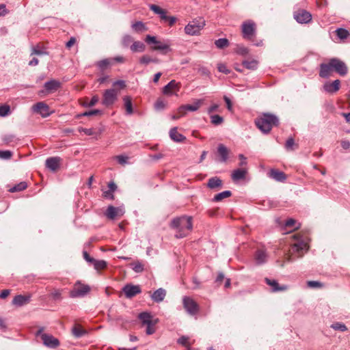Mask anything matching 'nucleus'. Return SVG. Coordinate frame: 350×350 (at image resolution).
<instances>
[{"instance_id":"864d4df0","label":"nucleus","mask_w":350,"mask_h":350,"mask_svg":"<svg viewBox=\"0 0 350 350\" xmlns=\"http://www.w3.org/2000/svg\"><path fill=\"white\" fill-rule=\"evenodd\" d=\"M102 113H103V112L101 110L93 109V110H90L88 111H85L83 113H81L78 116V117L96 116V115H101Z\"/></svg>"},{"instance_id":"9b49d317","label":"nucleus","mask_w":350,"mask_h":350,"mask_svg":"<svg viewBox=\"0 0 350 350\" xmlns=\"http://www.w3.org/2000/svg\"><path fill=\"white\" fill-rule=\"evenodd\" d=\"M330 65L334 68V72L340 76H345L348 72V68L346 64L340 59H330Z\"/></svg>"},{"instance_id":"5701e85b","label":"nucleus","mask_w":350,"mask_h":350,"mask_svg":"<svg viewBox=\"0 0 350 350\" xmlns=\"http://www.w3.org/2000/svg\"><path fill=\"white\" fill-rule=\"evenodd\" d=\"M230 150L223 144H219L217 146V154L220 157V162H226L228 159Z\"/></svg>"},{"instance_id":"052dcab7","label":"nucleus","mask_w":350,"mask_h":350,"mask_svg":"<svg viewBox=\"0 0 350 350\" xmlns=\"http://www.w3.org/2000/svg\"><path fill=\"white\" fill-rule=\"evenodd\" d=\"M188 340L189 338L187 336H183L178 339L177 342L184 347H189Z\"/></svg>"},{"instance_id":"4c0bfd02","label":"nucleus","mask_w":350,"mask_h":350,"mask_svg":"<svg viewBox=\"0 0 350 350\" xmlns=\"http://www.w3.org/2000/svg\"><path fill=\"white\" fill-rule=\"evenodd\" d=\"M242 64L245 68H246L249 70H254L257 69V68H258V62L255 59H252L250 61L245 60L242 62Z\"/></svg>"},{"instance_id":"a878e982","label":"nucleus","mask_w":350,"mask_h":350,"mask_svg":"<svg viewBox=\"0 0 350 350\" xmlns=\"http://www.w3.org/2000/svg\"><path fill=\"white\" fill-rule=\"evenodd\" d=\"M166 296V291L163 288H159L152 293L151 299L157 303L163 301Z\"/></svg>"},{"instance_id":"f704fd0d","label":"nucleus","mask_w":350,"mask_h":350,"mask_svg":"<svg viewBox=\"0 0 350 350\" xmlns=\"http://www.w3.org/2000/svg\"><path fill=\"white\" fill-rule=\"evenodd\" d=\"M130 49L132 52H144L146 49L145 44L141 41H135L130 46Z\"/></svg>"},{"instance_id":"49530a36","label":"nucleus","mask_w":350,"mask_h":350,"mask_svg":"<svg viewBox=\"0 0 350 350\" xmlns=\"http://www.w3.org/2000/svg\"><path fill=\"white\" fill-rule=\"evenodd\" d=\"M234 51L235 53L241 55H246L249 53L248 49L242 44L237 45Z\"/></svg>"},{"instance_id":"4d7b16f0","label":"nucleus","mask_w":350,"mask_h":350,"mask_svg":"<svg viewBox=\"0 0 350 350\" xmlns=\"http://www.w3.org/2000/svg\"><path fill=\"white\" fill-rule=\"evenodd\" d=\"M10 112V107L8 105H4L0 106V116L5 117L7 116Z\"/></svg>"},{"instance_id":"13d9d810","label":"nucleus","mask_w":350,"mask_h":350,"mask_svg":"<svg viewBox=\"0 0 350 350\" xmlns=\"http://www.w3.org/2000/svg\"><path fill=\"white\" fill-rule=\"evenodd\" d=\"M157 320L154 321L153 322L146 324V332L148 335H151L154 333L155 329L154 328V325L157 323Z\"/></svg>"},{"instance_id":"1a4fd4ad","label":"nucleus","mask_w":350,"mask_h":350,"mask_svg":"<svg viewBox=\"0 0 350 350\" xmlns=\"http://www.w3.org/2000/svg\"><path fill=\"white\" fill-rule=\"evenodd\" d=\"M243 37L250 40L256 33V24L254 21L248 20L243 23L241 26Z\"/></svg>"},{"instance_id":"09e8293b","label":"nucleus","mask_w":350,"mask_h":350,"mask_svg":"<svg viewBox=\"0 0 350 350\" xmlns=\"http://www.w3.org/2000/svg\"><path fill=\"white\" fill-rule=\"evenodd\" d=\"M330 327L334 330H338L341 332H345L347 330V326L340 322H335L332 323Z\"/></svg>"},{"instance_id":"cd10ccee","label":"nucleus","mask_w":350,"mask_h":350,"mask_svg":"<svg viewBox=\"0 0 350 350\" xmlns=\"http://www.w3.org/2000/svg\"><path fill=\"white\" fill-rule=\"evenodd\" d=\"M139 62L142 65L147 66L150 63L159 64V63H160V59H158L157 57H153L150 56V55L146 54V55H142L139 58Z\"/></svg>"},{"instance_id":"5fc2aeb1","label":"nucleus","mask_w":350,"mask_h":350,"mask_svg":"<svg viewBox=\"0 0 350 350\" xmlns=\"http://www.w3.org/2000/svg\"><path fill=\"white\" fill-rule=\"evenodd\" d=\"M336 35L340 39H346L349 36V33L345 29L339 28L336 30Z\"/></svg>"},{"instance_id":"393cba45","label":"nucleus","mask_w":350,"mask_h":350,"mask_svg":"<svg viewBox=\"0 0 350 350\" xmlns=\"http://www.w3.org/2000/svg\"><path fill=\"white\" fill-rule=\"evenodd\" d=\"M30 295H18L12 300V304L16 306H23L30 301Z\"/></svg>"},{"instance_id":"37998d69","label":"nucleus","mask_w":350,"mask_h":350,"mask_svg":"<svg viewBox=\"0 0 350 350\" xmlns=\"http://www.w3.org/2000/svg\"><path fill=\"white\" fill-rule=\"evenodd\" d=\"M215 44L218 49H224L228 46L229 41L226 38H219L215 40Z\"/></svg>"},{"instance_id":"69168bd1","label":"nucleus","mask_w":350,"mask_h":350,"mask_svg":"<svg viewBox=\"0 0 350 350\" xmlns=\"http://www.w3.org/2000/svg\"><path fill=\"white\" fill-rule=\"evenodd\" d=\"M165 107V104L162 100H157L154 104V108L157 110H163Z\"/></svg>"},{"instance_id":"c03bdc74","label":"nucleus","mask_w":350,"mask_h":350,"mask_svg":"<svg viewBox=\"0 0 350 350\" xmlns=\"http://www.w3.org/2000/svg\"><path fill=\"white\" fill-rule=\"evenodd\" d=\"M48 54L49 53L44 48L38 45L32 48V52L31 55H42Z\"/></svg>"},{"instance_id":"e2e57ef3","label":"nucleus","mask_w":350,"mask_h":350,"mask_svg":"<svg viewBox=\"0 0 350 350\" xmlns=\"http://www.w3.org/2000/svg\"><path fill=\"white\" fill-rule=\"evenodd\" d=\"M116 159L120 164L124 165L127 163L129 158L124 155H118L116 157Z\"/></svg>"},{"instance_id":"7ed1b4c3","label":"nucleus","mask_w":350,"mask_h":350,"mask_svg":"<svg viewBox=\"0 0 350 350\" xmlns=\"http://www.w3.org/2000/svg\"><path fill=\"white\" fill-rule=\"evenodd\" d=\"M255 124L262 133L268 134L273 126L279 124V119L274 114L264 113L255 120Z\"/></svg>"},{"instance_id":"f03ea898","label":"nucleus","mask_w":350,"mask_h":350,"mask_svg":"<svg viewBox=\"0 0 350 350\" xmlns=\"http://www.w3.org/2000/svg\"><path fill=\"white\" fill-rule=\"evenodd\" d=\"M292 238L294 242L291 243L288 256L286 257L287 261L288 262L293 261L295 259L301 257L304 251L308 250V243L306 238H304L299 234L293 235Z\"/></svg>"},{"instance_id":"412c9836","label":"nucleus","mask_w":350,"mask_h":350,"mask_svg":"<svg viewBox=\"0 0 350 350\" xmlns=\"http://www.w3.org/2000/svg\"><path fill=\"white\" fill-rule=\"evenodd\" d=\"M174 90L178 92L179 90V86L174 80H172L163 87V93L165 95L170 96L175 94L174 92Z\"/></svg>"},{"instance_id":"79ce46f5","label":"nucleus","mask_w":350,"mask_h":350,"mask_svg":"<svg viewBox=\"0 0 350 350\" xmlns=\"http://www.w3.org/2000/svg\"><path fill=\"white\" fill-rule=\"evenodd\" d=\"M93 265L95 269L102 270L107 267V263L104 260H96L93 262Z\"/></svg>"},{"instance_id":"680f3d73","label":"nucleus","mask_w":350,"mask_h":350,"mask_svg":"<svg viewBox=\"0 0 350 350\" xmlns=\"http://www.w3.org/2000/svg\"><path fill=\"white\" fill-rule=\"evenodd\" d=\"M51 296L55 300H60L62 299V291L58 289L54 290L51 292Z\"/></svg>"},{"instance_id":"9d476101","label":"nucleus","mask_w":350,"mask_h":350,"mask_svg":"<svg viewBox=\"0 0 350 350\" xmlns=\"http://www.w3.org/2000/svg\"><path fill=\"white\" fill-rule=\"evenodd\" d=\"M294 19L300 24H307L312 21V14L304 9H298L293 12Z\"/></svg>"},{"instance_id":"a18cd8bd","label":"nucleus","mask_w":350,"mask_h":350,"mask_svg":"<svg viewBox=\"0 0 350 350\" xmlns=\"http://www.w3.org/2000/svg\"><path fill=\"white\" fill-rule=\"evenodd\" d=\"M111 64L109 59H104L96 62V65L101 70H105Z\"/></svg>"},{"instance_id":"aec40b11","label":"nucleus","mask_w":350,"mask_h":350,"mask_svg":"<svg viewBox=\"0 0 350 350\" xmlns=\"http://www.w3.org/2000/svg\"><path fill=\"white\" fill-rule=\"evenodd\" d=\"M203 103V100H197L192 105H182L178 108V112L182 113L184 112L185 113L186 111H197L201 106Z\"/></svg>"},{"instance_id":"ea45409f","label":"nucleus","mask_w":350,"mask_h":350,"mask_svg":"<svg viewBox=\"0 0 350 350\" xmlns=\"http://www.w3.org/2000/svg\"><path fill=\"white\" fill-rule=\"evenodd\" d=\"M132 29L137 32H143L146 31V27L142 21H137L132 25Z\"/></svg>"},{"instance_id":"2f4dec72","label":"nucleus","mask_w":350,"mask_h":350,"mask_svg":"<svg viewBox=\"0 0 350 350\" xmlns=\"http://www.w3.org/2000/svg\"><path fill=\"white\" fill-rule=\"evenodd\" d=\"M254 259L257 265H262L265 263L267 259V255L265 251L262 250H257L254 255Z\"/></svg>"},{"instance_id":"0e129e2a","label":"nucleus","mask_w":350,"mask_h":350,"mask_svg":"<svg viewBox=\"0 0 350 350\" xmlns=\"http://www.w3.org/2000/svg\"><path fill=\"white\" fill-rule=\"evenodd\" d=\"M79 132L80 133H84L87 135H92L94 134V131L93 129H86V128H79Z\"/></svg>"},{"instance_id":"7c9ffc66","label":"nucleus","mask_w":350,"mask_h":350,"mask_svg":"<svg viewBox=\"0 0 350 350\" xmlns=\"http://www.w3.org/2000/svg\"><path fill=\"white\" fill-rule=\"evenodd\" d=\"M170 137L174 142H182L186 139V137L183 135L179 133L177 131L176 127H174L170 129Z\"/></svg>"},{"instance_id":"0eeeda50","label":"nucleus","mask_w":350,"mask_h":350,"mask_svg":"<svg viewBox=\"0 0 350 350\" xmlns=\"http://www.w3.org/2000/svg\"><path fill=\"white\" fill-rule=\"evenodd\" d=\"M90 291V287L88 284H82L77 281L70 291V297L72 298L83 297Z\"/></svg>"},{"instance_id":"6ab92c4d","label":"nucleus","mask_w":350,"mask_h":350,"mask_svg":"<svg viewBox=\"0 0 350 350\" xmlns=\"http://www.w3.org/2000/svg\"><path fill=\"white\" fill-rule=\"evenodd\" d=\"M340 85V81L338 79H336L332 82H326L323 85V90L325 92L333 94L339 90Z\"/></svg>"},{"instance_id":"774afa93","label":"nucleus","mask_w":350,"mask_h":350,"mask_svg":"<svg viewBox=\"0 0 350 350\" xmlns=\"http://www.w3.org/2000/svg\"><path fill=\"white\" fill-rule=\"evenodd\" d=\"M217 69H218V70L220 72L225 73V74H229L230 73V70L223 64H218Z\"/></svg>"},{"instance_id":"39448f33","label":"nucleus","mask_w":350,"mask_h":350,"mask_svg":"<svg viewBox=\"0 0 350 350\" xmlns=\"http://www.w3.org/2000/svg\"><path fill=\"white\" fill-rule=\"evenodd\" d=\"M206 22L203 18L193 19L185 27V32L189 36H198L204 27Z\"/></svg>"},{"instance_id":"338daca9","label":"nucleus","mask_w":350,"mask_h":350,"mask_svg":"<svg viewBox=\"0 0 350 350\" xmlns=\"http://www.w3.org/2000/svg\"><path fill=\"white\" fill-rule=\"evenodd\" d=\"M12 157V152L9 150L0 151V158L9 159Z\"/></svg>"},{"instance_id":"6e6d98bb","label":"nucleus","mask_w":350,"mask_h":350,"mask_svg":"<svg viewBox=\"0 0 350 350\" xmlns=\"http://www.w3.org/2000/svg\"><path fill=\"white\" fill-rule=\"evenodd\" d=\"M99 100V98L97 95H94L92 96L91 100L89 103H84L82 104L83 107H91L94 106Z\"/></svg>"},{"instance_id":"423d86ee","label":"nucleus","mask_w":350,"mask_h":350,"mask_svg":"<svg viewBox=\"0 0 350 350\" xmlns=\"http://www.w3.org/2000/svg\"><path fill=\"white\" fill-rule=\"evenodd\" d=\"M44 330V327H40L36 332V336L41 337L43 344L46 347L51 349L57 347L59 345V340L51 334L43 333Z\"/></svg>"},{"instance_id":"c85d7f7f","label":"nucleus","mask_w":350,"mask_h":350,"mask_svg":"<svg viewBox=\"0 0 350 350\" xmlns=\"http://www.w3.org/2000/svg\"><path fill=\"white\" fill-rule=\"evenodd\" d=\"M120 211L121 210L118 208L114 207L113 206H109L105 212V215L110 219H114L117 216L122 215Z\"/></svg>"},{"instance_id":"6e6552de","label":"nucleus","mask_w":350,"mask_h":350,"mask_svg":"<svg viewBox=\"0 0 350 350\" xmlns=\"http://www.w3.org/2000/svg\"><path fill=\"white\" fill-rule=\"evenodd\" d=\"M119 90L116 88L107 89L103 94L102 104L106 107L113 105L118 100Z\"/></svg>"},{"instance_id":"a19ab883","label":"nucleus","mask_w":350,"mask_h":350,"mask_svg":"<svg viewBox=\"0 0 350 350\" xmlns=\"http://www.w3.org/2000/svg\"><path fill=\"white\" fill-rule=\"evenodd\" d=\"M133 270L136 273H142L144 270V265L140 261H135L131 264Z\"/></svg>"},{"instance_id":"a211bd4d","label":"nucleus","mask_w":350,"mask_h":350,"mask_svg":"<svg viewBox=\"0 0 350 350\" xmlns=\"http://www.w3.org/2000/svg\"><path fill=\"white\" fill-rule=\"evenodd\" d=\"M247 174V168H238L232 172L231 178L234 182H238L244 180Z\"/></svg>"},{"instance_id":"f8f14e48","label":"nucleus","mask_w":350,"mask_h":350,"mask_svg":"<svg viewBox=\"0 0 350 350\" xmlns=\"http://www.w3.org/2000/svg\"><path fill=\"white\" fill-rule=\"evenodd\" d=\"M183 302L185 309L189 314L194 315L198 313L199 306L193 299L189 297H184Z\"/></svg>"},{"instance_id":"8fccbe9b","label":"nucleus","mask_w":350,"mask_h":350,"mask_svg":"<svg viewBox=\"0 0 350 350\" xmlns=\"http://www.w3.org/2000/svg\"><path fill=\"white\" fill-rule=\"evenodd\" d=\"M133 42V38L131 36L126 34L122 38V44L124 47L126 48Z\"/></svg>"},{"instance_id":"473e14b6","label":"nucleus","mask_w":350,"mask_h":350,"mask_svg":"<svg viewBox=\"0 0 350 350\" xmlns=\"http://www.w3.org/2000/svg\"><path fill=\"white\" fill-rule=\"evenodd\" d=\"M71 332L75 338H81L88 334L87 331L83 329L79 324H75L71 329Z\"/></svg>"},{"instance_id":"c9c22d12","label":"nucleus","mask_w":350,"mask_h":350,"mask_svg":"<svg viewBox=\"0 0 350 350\" xmlns=\"http://www.w3.org/2000/svg\"><path fill=\"white\" fill-rule=\"evenodd\" d=\"M138 317L143 325H146L154 321L151 314L147 312H141Z\"/></svg>"},{"instance_id":"ddd939ff","label":"nucleus","mask_w":350,"mask_h":350,"mask_svg":"<svg viewBox=\"0 0 350 350\" xmlns=\"http://www.w3.org/2000/svg\"><path fill=\"white\" fill-rule=\"evenodd\" d=\"M122 292L126 298L131 299L142 293V288L139 285L127 284L122 288Z\"/></svg>"},{"instance_id":"20e7f679","label":"nucleus","mask_w":350,"mask_h":350,"mask_svg":"<svg viewBox=\"0 0 350 350\" xmlns=\"http://www.w3.org/2000/svg\"><path fill=\"white\" fill-rule=\"evenodd\" d=\"M145 41L148 44H154V46H152V50L159 51L163 55H166L167 53L172 51L171 42L169 40H163L161 41L157 40L155 36L147 35Z\"/></svg>"},{"instance_id":"bb28decb","label":"nucleus","mask_w":350,"mask_h":350,"mask_svg":"<svg viewBox=\"0 0 350 350\" xmlns=\"http://www.w3.org/2000/svg\"><path fill=\"white\" fill-rule=\"evenodd\" d=\"M223 182L217 176H214L208 179L207 187L211 189H219L222 187Z\"/></svg>"},{"instance_id":"4be33fe9","label":"nucleus","mask_w":350,"mask_h":350,"mask_svg":"<svg viewBox=\"0 0 350 350\" xmlns=\"http://www.w3.org/2000/svg\"><path fill=\"white\" fill-rule=\"evenodd\" d=\"M266 284L272 288L273 292L284 291H286L288 287L286 285L280 286L278 282L275 280H271L267 278L265 279Z\"/></svg>"},{"instance_id":"72a5a7b5","label":"nucleus","mask_w":350,"mask_h":350,"mask_svg":"<svg viewBox=\"0 0 350 350\" xmlns=\"http://www.w3.org/2000/svg\"><path fill=\"white\" fill-rule=\"evenodd\" d=\"M124 105L126 109V115H131L133 113L132 99L129 96L123 97Z\"/></svg>"},{"instance_id":"2eb2a0df","label":"nucleus","mask_w":350,"mask_h":350,"mask_svg":"<svg viewBox=\"0 0 350 350\" xmlns=\"http://www.w3.org/2000/svg\"><path fill=\"white\" fill-rule=\"evenodd\" d=\"M60 85H61V83L59 81L55 80V79H51L49 81H46L44 83V90L40 91V93L48 94V93L55 92L59 89Z\"/></svg>"},{"instance_id":"f3484780","label":"nucleus","mask_w":350,"mask_h":350,"mask_svg":"<svg viewBox=\"0 0 350 350\" xmlns=\"http://www.w3.org/2000/svg\"><path fill=\"white\" fill-rule=\"evenodd\" d=\"M61 158L58 157H49L46 160V167L53 172H55L60 166Z\"/></svg>"},{"instance_id":"de8ad7c7","label":"nucleus","mask_w":350,"mask_h":350,"mask_svg":"<svg viewBox=\"0 0 350 350\" xmlns=\"http://www.w3.org/2000/svg\"><path fill=\"white\" fill-rule=\"evenodd\" d=\"M284 225L288 228H294L295 230L300 228V224H297V221L293 218L287 219Z\"/></svg>"},{"instance_id":"b1692460","label":"nucleus","mask_w":350,"mask_h":350,"mask_svg":"<svg viewBox=\"0 0 350 350\" xmlns=\"http://www.w3.org/2000/svg\"><path fill=\"white\" fill-rule=\"evenodd\" d=\"M269 176L278 182H284L286 179V176L283 172L275 169L270 170Z\"/></svg>"},{"instance_id":"58836bf2","label":"nucleus","mask_w":350,"mask_h":350,"mask_svg":"<svg viewBox=\"0 0 350 350\" xmlns=\"http://www.w3.org/2000/svg\"><path fill=\"white\" fill-rule=\"evenodd\" d=\"M27 187L26 182H21L9 189L10 192L14 193L25 190Z\"/></svg>"},{"instance_id":"dca6fc26","label":"nucleus","mask_w":350,"mask_h":350,"mask_svg":"<svg viewBox=\"0 0 350 350\" xmlns=\"http://www.w3.org/2000/svg\"><path fill=\"white\" fill-rule=\"evenodd\" d=\"M332 72H334V70L330 65V59L327 63H323L320 64L319 76L321 78H328Z\"/></svg>"},{"instance_id":"e433bc0d","label":"nucleus","mask_w":350,"mask_h":350,"mask_svg":"<svg viewBox=\"0 0 350 350\" xmlns=\"http://www.w3.org/2000/svg\"><path fill=\"white\" fill-rule=\"evenodd\" d=\"M232 196V192L230 191H224L221 193L216 194L213 198V202H220L224 198H229Z\"/></svg>"},{"instance_id":"3c124183","label":"nucleus","mask_w":350,"mask_h":350,"mask_svg":"<svg viewBox=\"0 0 350 350\" xmlns=\"http://www.w3.org/2000/svg\"><path fill=\"white\" fill-rule=\"evenodd\" d=\"M224 122V118L219 115L211 116V122L214 125H219Z\"/></svg>"},{"instance_id":"4468645a","label":"nucleus","mask_w":350,"mask_h":350,"mask_svg":"<svg viewBox=\"0 0 350 350\" xmlns=\"http://www.w3.org/2000/svg\"><path fill=\"white\" fill-rule=\"evenodd\" d=\"M32 109L34 112L40 114L44 118L50 115L49 107L44 102L37 103Z\"/></svg>"},{"instance_id":"603ef678","label":"nucleus","mask_w":350,"mask_h":350,"mask_svg":"<svg viewBox=\"0 0 350 350\" xmlns=\"http://www.w3.org/2000/svg\"><path fill=\"white\" fill-rule=\"evenodd\" d=\"M294 146H296V148L298 147L297 144H295L294 139L293 137H289L285 144V148L287 150H294Z\"/></svg>"},{"instance_id":"f257e3e1","label":"nucleus","mask_w":350,"mask_h":350,"mask_svg":"<svg viewBox=\"0 0 350 350\" xmlns=\"http://www.w3.org/2000/svg\"><path fill=\"white\" fill-rule=\"evenodd\" d=\"M170 227L176 230V238L181 239L189 235L192 230V217L183 215L174 218L171 221Z\"/></svg>"},{"instance_id":"c756f323","label":"nucleus","mask_w":350,"mask_h":350,"mask_svg":"<svg viewBox=\"0 0 350 350\" xmlns=\"http://www.w3.org/2000/svg\"><path fill=\"white\" fill-rule=\"evenodd\" d=\"M150 9L153 11L155 14H159L161 20L167 21L168 16L167 15V11L161 8L157 5L152 4L150 5Z\"/></svg>"},{"instance_id":"bf43d9fd","label":"nucleus","mask_w":350,"mask_h":350,"mask_svg":"<svg viewBox=\"0 0 350 350\" xmlns=\"http://www.w3.org/2000/svg\"><path fill=\"white\" fill-rule=\"evenodd\" d=\"M307 286L309 288H321L323 286V284L319 281H308Z\"/></svg>"}]
</instances>
